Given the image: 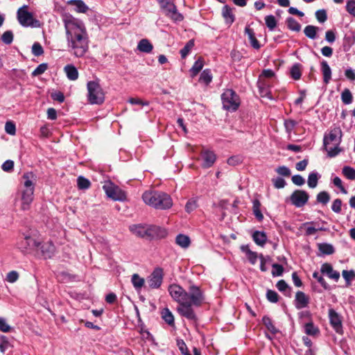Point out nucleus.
<instances>
[{"mask_svg": "<svg viewBox=\"0 0 355 355\" xmlns=\"http://www.w3.org/2000/svg\"><path fill=\"white\" fill-rule=\"evenodd\" d=\"M168 291L174 301L179 304L177 311L187 319L196 321V315L192 306H200L205 302V295L200 287L195 285L189 286L188 292L178 284H171Z\"/></svg>", "mask_w": 355, "mask_h": 355, "instance_id": "obj_1", "label": "nucleus"}, {"mask_svg": "<svg viewBox=\"0 0 355 355\" xmlns=\"http://www.w3.org/2000/svg\"><path fill=\"white\" fill-rule=\"evenodd\" d=\"M69 51L81 58L89 49V37L84 23L70 15L63 17Z\"/></svg>", "mask_w": 355, "mask_h": 355, "instance_id": "obj_2", "label": "nucleus"}, {"mask_svg": "<svg viewBox=\"0 0 355 355\" xmlns=\"http://www.w3.org/2000/svg\"><path fill=\"white\" fill-rule=\"evenodd\" d=\"M37 177L33 172L24 173L21 176L18 191L20 208L23 211L29 210L34 199L35 186Z\"/></svg>", "mask_w": 355, "mask_h": 355, "instance_id": "obj_3", "label": "nucleus"}, {"mask_svg": "<svg viewBox=\"0 0 355 355\" xmlns=\"http://www.w3.org/2000/svg\"><path fill=\"white\" fill-rule=\"evenodd\" d=\"M144 202L155 209H169L173 205L171 198L166 193L155 191H147L142 195Z\"/></svg>", "mask_w": 355, "mask_h": 355, "instance_id": "obj_4", "label": "nucleus"}, {"mask_svg": "<svg viewBox=\"0 0 355 355\" xmlns=\"http://www.w3.org/2000/svg\"><path fill=\"white\" fill-rule=\"evenodd\" d=\"M342 131L340 128H334L324 137V146L329 157L337 155L340 149Z\"/></svg>", "mask_w": 355, "mask_h": 355, "instance_id": "obj_5", "label": "nucleus"}, {"mask_svg": "<svg viewBox=\"0 0 355 355\" xmlns=\"http://www.w3.org/2000/svg\"><path fill=\"white\" fill-rule=\"evenodd\" d=\"M164 15L174 22L182 21L183 15L178 11L173 0H157Z\"/></svg>", "mask_w": 355, "mask_h": 355, "instance_id": "obj_6", "label": "nucleus"}, {"mask_svg": "<svg viewBox=\"0 0 355 355\" xmlns=\"http://www.w3.org/2000/svg\"><path fill=\"white\" fill-rule=\"evenodd\" d=\"M17 20L24 27L36 28L40 26L39 20L35 19L31 12L28 10L27 6L19 8L17 12Z\"/></svg>", "mask_w": 355, "mask_h": 355, "instance_id": "obj_7", "label": "nucleus"}, {"mask_svg": "<svg viewBox=\"0 0 355 355\" xmlns=\"http://www.w3.org/2000/svg\"><path fill=\"white\" fill-rule=\"evenodd\" d=\"M223 107L228 111H236L241 103L240 98L234 90H225L221 95Z\"/></svg>", "mask_w": 355, "mask_h": 355, "instance_id": "obj_8", "label": "nucleus"}, {"mask_svg": "<svg viewBox=\"0 0 355 355\" xmlns=\"http://www.w3.org/2000/svg\"><path fill=\"white\" fill-rule=\"evenodd\" d=\"M103 188L107 197L113 200L123 201L126 199L125 193L112 182L105 183Z\"/></svg>", "mask_w": 355, "mask_h": 355, "instance_id": "obj_9", "label": "nucleus"}, {"mask_svg": "<svg viewBox=\"0 0 355 355\" xmlns=\"http://www.w3.org/2000/svg\"><path fill=\"white\" fill-rule=\"evenodd\" d=\"M40 245V242L31 236H25L17 243V248L23 253H30L33 250H37Z\"/></svg>", "mask_w": 355, "mask_h": 355, "instance_id": "obj_10", "label": "nucleus"}, {"mask_svg": "<svg viewBox=\"0 0 355 355\" xmlns=\"http://www.w3.org/2000/svg\"><path fill=\"white\" fill-rule=\"evenodd\" d=\"M309 198L308 193L303 190H295L290 196L291 203L296 207H303Z\"/></svg>", "mask_w": 355, "mask_h": 355, "instance_id": "obj_11", "label": "nucleus"}, {"mask_svg": "<svg viewBox=\"0 0 355 355\" xmlns=\"http://www.w3.org/2000/svg\"><path fill=\"white\" fill-rule=\"evenodd\" d=\"M163 281V270L160 268H155L148 278V284L152 288H159Z\"/></svg>", "mask_w": 355, "mask_h": 355, "instance_id": "obj_12", "label": "nucleus"}, {"mask_svg": "<svg viewBox=\"0 0 355 355\" xmlns=\"http://www.w3.org/2000/svg\"><path fill=\"white\" fill-rule=\"evenodd\" d=\"M329 318L330 324L335 331L338 334H342L343 326L340 315L334 309H329Z\"/></svg>", "mask_w": 355, "mask_h": 355, "instance_id": "obj_13", "label": "nucleus"}, {"mask_svg": "<svg viewBox=\"0 0 355 355\" xmlns=\"http://www.w3.org/2000/svg\"><path fill=\"white\" fill-rule=\"evenodd\" d=\"M201 159L202 160V166L207 168L213 166L216 160V155L213 151L209 150H203L201 152Z\"/></svg>", "mask_w": 355, "mask_h": 355, "instance_id": "obj_14", "label": "nucleus"}, {"mask_svg": "<svg viewBox=\"0 0 355 355\" xmlns=\"http://www.w3.org/2000/svg\"><path fill=\"white\" fill-rule=\"evenodd\" d=\"M87 98L91 104H101L105 99V93L103 90H88Z\"/></svg>", "mask_w": 355, "mask_h": 355, "instance_id": "obj_15", "label": "nucleus"}, {"mask_svg": "<svg viewBox=\"0 0 355 355\" xmlns=\"http://www.w3.org/2000/svg\"><path fill=\"white\" fill-rule=\"evenodd\" d=\"M167 234L165 229L156 225H148V238H164Z\"/></svg>", "mask_w": 355, "mask_h": 355, "instance_id": "obj_16", "label": "nucleus"}, {"mask_svg": "<svg viewBox=\"0 0 355 355\" xmlns=\"http://www.w3.org/2000/svg\"><path fill=\"white\" fill-rule=\"evenodd\" d=\"M55 246L51 242H44L41 243L39 245L38 249L37 250H40L42 256L45 258H51L54 252H55Z\"/></svg>", "mask_w": 355, "mask_h": 355, "instance_id": "obj_17", "label": "nucleus"}, {"mask_svg": "<svg viewBox=\"0 0 355 355\" xmlns=\"http://www.w3.org/2000/svg\"><path fill=\"white\" fill-rule=\"evenodd\" d=\"M310 298L304 292L297 291L295 295V307L297 309H302L308 306L309 304Z\"/></svg>", "mask_w": 355, "mask_h": 355, "instance_id": "obj_18", "label": "nucleus"}, {"mask_svg": "<svg viewBox=\"0 0 355 355\" xmlns=\"http://www.w3.org/2000/svg\"><path fill=\"white\" fill-rule=\"evenodd\" d=\"M130 230L137 236L148 238V225H133L130 226Z\"/></svg>", "mask_w": 355, "mask_h": 355, "instance_id": "obj_19", "label": "nucleus"}, {"mask_svg": "<svg viewBox=\"0 0 355 355\" xmlns=\"http://www.w3.org/2000/svg\"><path fill=\"white\" fill-rule=\"evenodd\" d=\"M222 16L223 17L225 23L228 25L232 24L235 20V16L233 12V8L227 5H225L222 8Z\"/></svg>", "mask_w": 355, "mask_h": 355, "instance_id": "obj_20", "label": "nucleus"}, {"mask_svg": "<svg viewBox=\"0 0 355 355\" xmlns=\"http://www.w3.org/2000/svg\"><path fill=\"white\" fill-rule=\"evenodd\" d=\"M321 272L329 276V278L338 280L340 277L339 272L335 271L329 263H324L321 267Z\"/></svg>", "mask_w": 355, "mask_h": 355, "instance_id": "obj_21", "label": "nucleus"}, {"mask_svg": "<svg viewBox=\"0 0 355 355\" xmlns=\"http://www.w3.org/2000/svg\"><path fill=\"white\" fill-rule=\"evenodd\" d=\"M245 33L248 35L251 46L255 49H259L261 46L255 37L253 29L247 26L245 28Z\"/></svg>", "mask_w": 355, "mask_h": 355, "instance_id": "obj_22", "label": "nucleus"}, {"mask_svg": "<svg viewBox=\"0 0 355 355\" xmlns=\"http://www.w3.org/2000/svg\"><path fill=\"white\" fill-rule=\"evenodd\" d=\"M153 49V44L147 39L141 40L137 45V49L143 53H150Z\"/></svg>", "mask_w": 355, "mask_h": 355, "instance_id": "obj_23", "label": "nucleus"}, {"mask_svg": "<svg viewBox=\"0 0 355 355\" xmlns=\"http://www.w3.org/2000/svg\"><path fill=\"white\" fill-rule=\"evenodd\" d=\"M254 241L260 246H263L267 241V236L263 232L256 231L252 234Z\"/></svg>", "mask_w": 355, "mask_h": 355, "instance_id": "obj_24", "label": "nucleus"}, {"mask_svg": "<svg viewBox=\"0 0 355 355\" xmlns=\"http://www.w3.org/2000/svg\"><path fill=\"white\" fill-rule=\"evenodd\" d=\"M67 76L71 80H75L78 78V72L77 69L72 64H68L64 69Z\"/></svg>", "mask_w": 355, "mask_h": 355, "instance_id": "obj_25", "label": "nucleus"}, {"mask_svg": "<svg viewBox=\"0 0 355 355\" xmlns=\"http://www.w3.org/2000/svg\"><path fill=\"white\" fill-rule=\"evenodd\" d=\"M69 3L73 5L76 11L78 12L85 13L89 9L82 0H71Z\"/></svg>", "mask_w": 355, "mask_h": 355, "instance_id": "obj_26", "label": "nucleus"}, {"mask_svg": "<svg viewBox=\"0 0 355 355\" xmlns=\"http://www.w3.org/2000/svg\"><path fill=\"white\" fill-rule=\"evenodd\" d=\"M319 30V28L312 25L306 26L304 29V33L305 35L312 40H314L317 37V32Z\"/></svg>", "mask_w": 355, "mask_h": 355, "instance_id": "obj_27", "label": "nucleus"}, {"mask_svg": "<svg viewBox=\"0 0 355 355\" xmlns=\"http://www.w3.org/2000/svg\"><path fill=\"white\" fill-rule=\"evenodd\" d=\"M241 250L243 252L245 253L247 259L249 261L254 265L257 260V254L254 252L251 251L248 246H242Z\"/></svg>", "mask_w": 355, "mask_h": 355, "instance_id": "obj_28", "label": "nucleus"}, {"mask_svg": "<svg viewBox=\"0 0 355 355\" xmlns=\"http://www.w3.org/2000/svg\"><path fill=\"white\" fill-rule=\"evenodd\" d=\"M175 242L183 248H187L191 243L189 237L184 234L178 235L175 239Z\"/></svg>", "mask_w": 355, "mask_h": 355, "instance_id": "obj_29", "label": "nucleus"}, {"mask_svg": "<svg viewBox=\"0 0 355 355\" xmlns=\"http://www.w3.org/2000/svg\"><path fill=\"white\" fill-rule=\"evenodd\" d=\"M162 317L168 325L173 326L174 324V316L168 308H165L162 310Z\"/></svg>", "mask_w": 355, "mask_h": 355, "instance_id": "obj_30", "label": "nucleus"}, {"mask_svg": "<svg viewBox=\"0 0 355 355\" xmlns=\"http://www.w3.org/2000/svg\"><path fill=\"white\" fill-rule=\"evenodd\" d=\"M321 70L323 74L324 82L327 83L331 76V70L327 61H322L321 62Z\"/></svg>", "mask_w": 355, "mask_h": 355, "instance_id": "obj_31", "label": "nucleus"}, {"mask_svg": "<svg viewBox=\"0 0 355 355\" xmlns=\"http://www.w3.org/2000/svg\"><path fill=\"white\" fill-rule=\"evenodd\" d=\"M287 27L295 32H299L301 30L300 24L293 17H288L286 21Z\"/></svg>", "mask_w": 355, "mask_h": 355, "instance_id": "obj_32", "label": "nucleus"}, {"mask_svg": "<svg viewBox=\"0 0 355 355\" xmlns=\"http://www.w3.org/2000/svg\"><path fill=\"white\" fill-rule=\"evenodd\" d=\"M212 80V75L211 71L209 69L204 70L200 74L199 81L200 83H204L205 86H207L208 84Z\"/></svg>", "mask_w": 355, "mask_h": 355, "instance_id": "obj_33", "label": "nucleus"}, {"mask_svg": "<svg viewBox=\"0 0 355 355\" xmlns=\"http://www.w3.org/2000/svg\"><path fill=\"white\" fill-rule=\"evenodd\" d=\"M203 65V60L201 58L197 60L190 69L191 76H196L201 71Z\"/></svg>", "mask_w": 355, "mask_h": 355, "instance_id": "obj_34", "label": "nucleus"}, {"mask_svg": "<svg viewBox=\"0 0 355 355\" xmlns=\"http://www.w3.org/2000/svg\"><path fill=\"white\" fill-rule=\"evenodd\" d=\"M304 331L307 335L316 336L319 334V329L313 322H310L304 325Z\"/></svg>", "mask_w": 355, "mask_h": 355, "instance_id": "obj_35", "label": "nucleus"}, {"mask_svg": "<svg viewBox=\"0 0 355 355\" xmlns=\"http://www.w3.org/2000/svg\"><path fill=\"white\" fill-rule=\"evenodd\" d=\"M198 207V198H192L187 201L185 205V211L189 214L196 209Z\"/></svg>", "mask_w": 355, "mask_h": 355, "instance_id": "obj_36", "label": "nucleus"}, {"mask_svg": "<svg viewBox=\"0 0 355 355\" xmlns=\"http://www.w3.org/2000/svg\"><path fill=\"white\" fill-rule=\"evenodd\" d=\"M319 178H320V175H318V173H316V172L311 173L308 177V181H307L308 186L312 189L316 187Z\"/></svg>", "mask_w": 355, "mask_h": 355, "instance_id": "obj_37", "label": "nucleus"}, {"mask_svg": "<svg viewBox=\"0 0 355 355\" xmlns=\"http://www.w3.org/2000/svg\"><path fill=\"white\" fill-rule=\"evenodd\" d=\"M261 203L259 200L255 199L253 200V213L255 217L259 220H262L263 216L260 210Z\"/></svg>", "mask_w": 355, "mask_h": 355, "instance_id": "obj_38", "label": "nucleus"}, {"mask_svg": "<svg viewBox=\"0 0 355 355\" xmlns=\"http://www.w3.org/2000/svg\"><path fill=\"white\" fill-rule=\"evenodd\" d=\"M254 95L257 98H260L263 102L266 100L272 99V94L270 90H257V92L254 93Z\"/></svg>", "mask_w": 355, "mask_h": 355, "instance_id": "obj_39", "label": "nucleus"}, {"mask_svg": "<svg viewBox=\"0 0 355 355\" xmlns=\"http://www.w3.org/2000/svg\"><path fill=\"white\" fill-rule=\"evenodd\" d=\"M131 282L136 289H140L144 284V279L139 277L138 274H133Z\"/></svg>", "mask_w": 355, "mask_h": 355, "instance_id": "obj_40", "label": "nucleus"}, {"mask_svg": "<svg viewBox=\"0 0 355 355\" xmlns=\"http://www.w3.org/2000/svg\"><path fill=\"white\" fill-rule=\"evenodd\" d=\"M193 46H194V41H193V40H190L185 44V46L180 50L181 57L182 58H185L188 55V54L189 53V52L191 51V50L192 49V48Z\"/></svg>", "mask_w": 355, "mask_h": 355, "instance_id": "obj_41", "label": "nucleus"}, {"mask_svg": "<svg viewBox=\"0 0 355 355\" xmlns=\"http://www.w3.org/2000/svg\"><path fill=\"white\" fill-rule=\"evenodd\" d=\"M265 22L266 26L269 28L270 31H273L277 26V24L275 17L272 15H267L265 17Z\"/></svg>", "mask_w": 355, "mask_h": 355, "instance_id": "obj_42", "label": "nucleus"}, {"mask_svg": "<svg viewBox=\"0 0 355 355\" xmlns=\"http://www.w3.org/2000/svg\"><path fill=\"white\" fill-rule=\"evenodd\" d=\"M77 184L79 189H87L91 183L89 180L83 176H79L77 179Z\"/></svg>", "mask_w": 355, "mask_h": 355, "instance_id": "obj_43", "label": "nucleus"}, {"mask_svg": "<svg viewBox=\"0 0 355 355\" xmlns=\"http://www.w3.org/2000/svg\"><path fill=\"white\" fill-rule=\"evenodd\" d=\"M11 347L8 338L6 336H0V352L5 353V352Z\"/></svg>", "mask_w": 355, "mask_h": 355, "instance_id": "obj_44", "label": "nucleus"}, {"mask_svg": "<svg viewBox=\"0 0 355 355\" xmlns=\"http://www.w3.org/2000/svg\"><path fill=\"white\" fill-rule=\"evenodd\" d=\"M302 75L300 64H295L291 69V76L295 80L300 78Z\"/></svg>", "mask_w": 355, "mask_h": 355, "instance_id": "obj_45", "label": "nucleus"}, {"mask_svg": "<svg viewBox=\"0 0 355 355\" xmlns=\"http://www.w3.org/2000/svg\"><path fill=\"white\" fill-rule=\"evenodd\" d=\"M50 96L54 101L62 103L64 101V96L63 93L60 92V90H55L51 92Z\"/></svg>", "mask_w": 355, "mask_h": 355, "instance_id": "obj_46", "label": "nucleus"}, {"mask_svg": "<svg viewBox=\"0 0 355 355\" xmlns=\"http://www.w3.org/2000/svg\"><path fill=\"white\" fill-rule=\"evenodd\" d=\"M319 250L322 253L325 254H331L334 252L333 246L327 243L320 244Z\"/></svg>", "mask_w": 355, "mask_h": 355, "instance_id": "obj_47", "label": "nucleus"}, {"mask_svg": "<svg viewBox=\"0 0 355 355\" xmlns=\"http://www.w3.org/2000/svg\"><path fill=\"white\" fill-rule=\"evenodd\" d=\"M330 199L329 193L326 191H321L317 195V200L323 205H326Z\"/></svg>", "mask_w": 355, "mask_h": 355, "instance_id": "obj_48", "label": "nucleus"}, {"mask_svg": "<svg viewBox=\"0 0 355 355\" xmlns=\"http://www.w3.org/2000/svg\"><path fill=\"white\" fill-rule=\"evenodd\" d=\"M262 320L264 325L270 332H272V334H275L277 331L270 318L264 316Z\"/></svg>", "mask_w": 355, "mask_h": 355, "instance_id": "obj_49", "label": "nucleus"}, {"mask_svg": "<svg viewBox=\"0 0 355 355\" xmlns=\"http://www.w3.org/2000/svg\"><path fill=\"white\" fill-rule=\"evenodd\" d=\"M343 173L349 180H355V169L349 166H345L343 168Z\"/></svg>", "mask_w": 355, "mask_h": 355, "instance_id": "obj_50", "label": "nucleus"}, {"mask_svg": "<svg viewBox=\"0 0 355 355\" xmlns=\"http://www.w3.org/2000/svg\"><path fill=\"white\" fill-rule=\"evenodd\" d=\"M1 40L6 44H10L13 40V33L11 31H7L3 33Z\"/></svg>", "mask_w": 355, "mask_h": 355, "instance_id": "obj_51", "label": "nucleus"}, {"mask_svg": "<svg viewBox=\"0 0 355 355\" xmlns=\"http://www.w3.org/2000/svg\"><path fill=\"white\" fill-rule=\"evenodd\" d=\"M32 53L35 56H40L44 53V50L42 45L35 42L32 46Z\"/></svg>", "mask_w": 355, "mask_h": 355, "instance_id": "obj_52", "label": "nucleus"}, {"mask_svg": "<svg viewBox=\"0 0 355 355\" xmlns=\"http://www.w3.org/2000/svg\"><path fill=\"white\" fill-rule=\"evenodd\" d=\"M1 168L3 171L7 173L12 171L14 168V162L10 159L6 160L2 164Z\"/></svg>", "mask_w": 355, "mask_h": 355, "instance_id": "obj_53", "label": "nucleus"}, {"mask_svg": "<svg viewBox=\"0 0 355 355\" xmlns=\"http://www.w3.org/2000/svg\"><path fill=\"white\" fill-rule=\"evenodd\" d=\"M315 17L319 22L324 23L327 19L326 10L324 9L317 10Z\"/></svg>", "mask_w": 355, "mask_h": 355, "instance_id": "obj_54", "label": "nucleus"}, {"mask_svg": "<svg viewBox=\"0 0 355 355\" xmlns=\"http://www.w3.org/2000/svg\"><path fill=\"white\" fill-rule=\"evenodd\" d=\"M5 131L6 133L14 135L16 132L15 124L12 121H7L5 125Z\"/></svg>", "mask_w": 355, "mask_h": 355, "instance_id": "obj_55", "label": "nucleus"}, {"mask_svg": "<svg viewBox=\"0 0 355 355\" xmlns=\"http://www.w3.org/2000/svg\"><path fill=\"white\" fill-rule=\"evenodd\" d=\"M48 68L47 64L42 63L38 65L36 69L32 72L33 76H37L42 74Z\"/></svg>", "mask_w": 355, "mask_h": 355, "instance_id": "obj_56", "label": "nucleus"}, {"mask_svg": "<svg viewBox=\"0 0 355 355\" xmlns=\"http://www.w3.org/2000/svg\"><path fill=\"white\" fill-rule=\"evenodd\" d=\"M100 87V80L97 78L89 81L87 84V89H98Z\"/></svg>", "mask_w": 355, "mask_h": 355, "instance_id": "obj_57", "label": "nucleus"}, {"mask_svg": "<svg viewBox=\"0 0 355 355\" xmlns=\"http://www.w3.org/2000/svg\"><path fill=\"white\" fill-rule=\"evenodd\" d=\"M342 101L345 104H349L352 101V95L349 90H345L342 93Z\"/></svg>", "mask_w": 355, "mask_h": 355, "instance_id": "obj_58", "label": "nucleus"}, {"mask_svg": "<svg viewBox=\"0 0 355 355\" xmlns=\"http://www.w3.org/2000/svg\"><path fill=\"white\" fill-rule=\"evenodd\" d=\"M272 268L273 270L272 271V274L273 276H281L282 275L284 271L282 266L277 263H274L272 264Z\"/></svg>", "mask_w": 355, "mask_h": 355, "instance_id": "obj_59", "label": "nucleus"}, {"mask_svg": "<svg viewBox=\"0 0 355 355\" xmlns=\"http://www.w3.org/2000/svg\"><path fill=\"white\" fill-rule=\"evenodd\" d=\"M11 327L6 322V319L0 318V331L2 332H9Z\"/></svg>", "mask_w": 355, "mask_h": 355, "instance_id": "obj_60", "label": "nucleus"}, {"mask_svg": "<svg viewBox=\"0 0 355 355\" xmlns=\"http://www.w3.org/2000/svg\"><path fill=\"white\" fill-rule=\"evenodd\" d=\"M19 278L17 272L12 270L9 272L6 276V280L10 283L15 282Z\"/></svg>", "mask_w": 355, "mask_h": 355, "instance_id": "obj_61", "label": "nucleus"}, {"mask_svg": "<svg viewBox=\"0 0 355 355\" xmlns=\"http://www.w3.org/2000/svg\"><path fill=\"white\" fill-rule=\"evenodd\" d=\"M296 124H297V122L293 120H291V119L286 120L284 122V126L286 128L287 132L291 133L293 131V130L294 129Z\"/></svg>", "mask_w": 355, "mask_h": 355, "instance_id": "obj_62", "label": "nucleus"}, {"mask_svg": "<svg viewBox=\"0 0 355 355\" xmlns=\"http://www.w3.org/2000/svg\"><path fill=\"white\" fill-rule=\"evenodd\" d=\"M266 297H267V299L271 302L275 303L278 301V295L274 291H271V290L268 291L267 293H266Z\"/></svg>", "mask_w": 355, "mask_h": 355, "instance_id": "obj_63", "label": "nucleus"}, {"mask_svg": "<svg viewBox=\"0 0 355 355\" xmlns=\"http://www.w3.org/2000/svg\"><path fill=\"white\" fill-rule=\"evenodd\" d=\"M346 9L349 14L355 17V1H349L346 5Z\"/></svg>", "mask_w": 355, "mask_h": 355, "instance_id": "obj_64", "label": "nucleus"}]
</instances>
